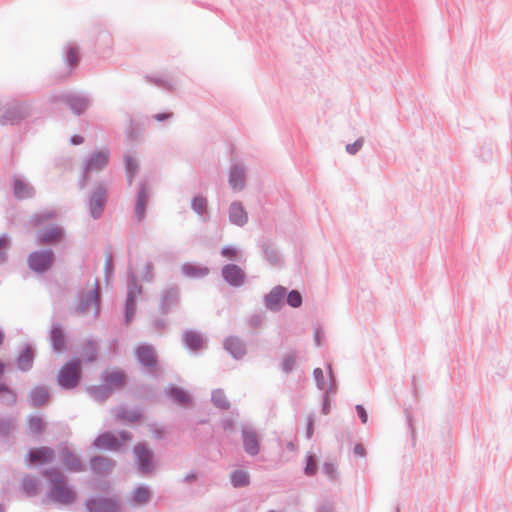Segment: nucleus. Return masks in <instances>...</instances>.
Here are the masks:
<instances>
[{"label": "nucleus", "instance_id": "nucleus-54", "mask_svg": "<svg viewBox=\"0 0 512 512\" xmlns=\"http://www.w3.org/2000/svg\"><path fill=\"white\" fill-rule=\"evenodd\" d=\"M72 143L75 145L83 143V138L81 136L75 135L72 137Z\"/></svg>", "mask_w": 512, "mask_h": 512}, {"label": "nucleus", "instance_id": "nucleus-44", "mask_svg": "<svg viewBox=\"0 0 512 512\" xmlns=\"http://www.w3.org/2000/svg\"><path fill=\"white\" fill-rule=\"evenodd\" d=\"M313 374H314V378L316 380L317 386L320 389H324L325 388V385H324V374H323L322 369L316 368L314 370Z\"/></svg>", "mask_w": 512, "mask_h": 512}, {"label": "nucleus", "instance_id": "nucleus-57", "mask_svg": "<svg viewBox=\"0 0 512 512\" xmlns=\"http://www.w3.org/2000/svg\"><path fill=\"white\" fill-rule=\"evenodd\" d=\"M4 372V364L0 362V375Z\"/></svg>", "mask_w": 512, "mask_h": 512}, {"label": "nucleus", "instance_id": "nucleus-56", "mask_svg": "<svg viewBox=\"0 0 512 512\" xmlns=\"http://www.w3.org/2000/svg\"><path fill=\"white\" fill-rule=\"evenodd\" d=\"M14 120H15V118L13 116H9V117L8 116H4L2 123L6 124L8 122H13Z\"/></svg>", "mask_w": 512, "mask_h": 512}, {"label": "nucleus", "instance_id": "nucleus-4", "mask_svg": "<svg viewBox=\"0 0 512 512\" xmlns=\"http://www.w3.org/2000/svg\"><path fill=\"white\" fill-rule=\"evenodd\" d=\"M27 262L33 271L43 273L52 266L54 253L51 250L36 251L29 255Z\"/></svg>", "mask_w": 512, "mask_h": 512}, {"label": "nucleus", "instance_id": "nucleus-1", "mask_svg": "<svg viewBox=\"0 0 512 512\" xmlns=\"http://www.w3.org/2000/svg\"><path fill=\"white\" fill-rule=\"evenodd\" d=\"M50 481L48 497L63 505L72 504L76 500V492L68 485L64 475L57 469L52 468L44 472Z\"/></svg>", "mask_w": 512, "mask_h": 512}, {"label": "nucleus", "instance_id": "nucleus-20", "mask_svg": "<svg viewBox=\"0 0 512 512\" xmlns=\"http://www.w3.org/2000/svg\"><path fill=\"white\" fill-rule=\"evenodd\" d=\"M105 202V193L103 191H97L93 194L90 200V210L93 217H97L102 211V207Z\"/></svg>", "mask_w": 512, "mask_h": 512}, {"label": "nucleus", "instance_id": "nucleus-38", "mask_svg": "<svg viewBox=\"0 0 512 512\" xmlns=\"http://www.w3.org/2000/svg\"><path fill=\"white\" fill-rule=\"evenodd\" d=\"M207 207V201L204 197L197 196L192 200V208L199 214H202Z\"/></svg>", "mask_w": 512, "mask_h": 512}, {"label": "nucleus", "instance_id": "nucleus-58", "mask_svg": "<svg viewBox=\"0 0 512 512\" xmlns=\"http://www.w3.org/2000/svg\"><path fill=\"white\" fill-rule=\"evenodd\" d=\"M3 338H4V336H3L2 332L0 331V345H1V344H2V342H3Z\"/></svg>", "mask_w": 512, "mask_h": 512}, {"label": "nucleus", "instance_id": "nucleus-19", "mask_svg": "<svg viewBox=\"0 0 512 512\" xmlns=\"http://www.w3.org/2000/svg\"><path fill=\"white\" fill-rule=\"evenodd\" d=\"M230 220L236 225H243L247 221V214L239 203L230 206Z\"/></svg>", "mask_w": 512, "mask_h": 512}, {"label": "nucleus", "instance_id": "nucleus-12", "mask_svg": "<svg viewBox=\"0 0 512 512\" xmlns=\"http://www.w3.org/2000/svg\"><path fill=\"white\" fill-rule=\"evenodd\" d=\"M104 381L110 389H117L126 384V376L120 370H110L105 373Z\"/></svg>", "mask_w": 512, "mask_h": 512}, {"label": "nucleus", "instance_id": "nucleus-21", "mask_svg": "<svg viewBox=\"0 0 512 512\" xmlns=\"http://www.w3.org/2000/svg\"><path fill=\"white\" fill-rule=\"evenodd\" d=\"M51 342L54 349L59 352L66 349V338L61 328L54 327L52 329Z\"/></svg>", "mask_w": 512, "mask_h": 512}, {"label": "nucleus", "instance_id": "nucleus-46", "mask_svg": "<svg viewBox=\"0 0 512 512\" xmlns=\"http://www.w3.org/2000/svg\"><path fill=\"white\" fill-rule=\"evenodd\" d=\"M323 472L330 478L336 476V468L332 463H325L323 465Z\"/></svg>", "mask_w": 512, "mask_h": 512}, {"label": "nucleus", "instance_id": "nucleus-41", "mask_svg": "<svg viewBox=\"0 0 512 512\" xmlns=\"http://www.w3.org/2000/svg\"><path fill=\"white\" fill-rule=\"evenodd\" d=\"M134 304H135L134 296H133L132 292H129L128 298L126 301V320H127V322H129L133 316Z\"/></svg>", "mask_w": 512, "mask_h": 512}, {"label": "nucleus", "instance_id": "nucleus-52", "mask_svg": "<svg viewBox=\"0 0 512 512\" xmlns=\"http://www.w3.org/2000/svg\"><path fill=\"white\" fill-rule=\"evenodd\" d=\"M120 417L123 419H127L128 421L135 422L139 419L140 416L138 414L133 413V414H130L129 416L121 415Z\"/></svg>", "mask_w": 512, "mask_h": 512}, {"label": "nucleus", "instance_id": "nucleus-16", "mask_svg": "<svg viewBox=\"0 0 512 512\" xmlns=\"http://www.w3.org/2000/svg\"><path fill=\"white\" fill-rule=\"evenodd\" d=\"M243 441H244V447L247 453L251 455H255L259 451V443L257 435L248 430L243 431Z\"/></svg>", "mask_w": 512, "mask_h": 512}, {"label": "nucleus", "instance_id": "nucleus-55", "mask_svg": "<svg viewBox=\"0 0 512 512\" xmlns=\"http://www.w3.org/2000/svg\"><path fill=\"white\" fill-rule=\"evenodd\" d=\"M170 116H171L170 114H157V115H155V119L158 121H162L166 118H169Z\"/></svg>", "mask_w": 512, "mask_h": 512}, {"label": "nucleus", "instance_id": "nucleus-33", "mask_svg": "<svg viewBox=\"0 0 512 512\" xmlns=\"http://www.w3.org/2000/svg\"><path fill=\"white\" fill-rule=\"evenodd\" d=\"M97 297H98V293H97L96 289L90 291L89 295L87 296V299L85 301H82L79 304V306L77 307L78 314L85 312L86 306H89L91 304L96 306L97 305Z\"/></svg>", "mask_w": 512, "mask_h": 512}, {"label": "nucleus", "instance_id": "nucleus-37", "mask_svg": "<svg viewBox=\"0 0 512 512\" xmlns=\"http://www.w3.org/2000/svg\"><path fill=\"white\" fill-rule=\"evenodd\" d=\"M287 303L294 308L301 306L302 296L300 292H298L297 290H292L291 292H289V294L287 295Z\"/></svg>", "mask_w": 512, "mask_h": 512}, {"label": "nucleus", "instance_id": "nucleus-5", "mask_svg": "<svg viewBox=\"0 0 512 512\" xmlns=\"http://www.w3.org/2000/svg\"><path fill=\"white\" fill-rule=\"evenodd\" d=\"M130 440L131 437L125 433H121L119 437L111 433H104L95 439L94 445L99 449L118 450L123 444Z\"/></svg>", "mask_w": 512, "mask_h": 512}, {"label": "nucleus", "instance_id": "nucleus-39", "mask_svg": "<svg viewBox=\"0 0 512 512\" xmlns=\"http://www.w3.org/2000/svg\"><path fill=\"white\" fill-rule=\"evenodd\" d=\"M212 400L214 404L222 409L228 408L229 403L225 397V395L221 391H216L212 395Z\"/></svg>", "mask_w": 512, "mask_h": 512}, {"label": "nucleus", "instance_id": "nucleus-11", "mask_svg": "<svg viewBox=\"0 0 512 512\" xmlns=\"http://www.w3.org/2000/svg\"><path fill=\"white\" fill-rule=\"evenodd\" d=\"M286 295V289L282 286L273 288L266 296V305L271 310H278Z\"/></svg>", "mask_w": 512, "mask_h": 512}, {"label": "nucleus", "instance_id": "nucleus-23", "mask_svg": "<svg viewBox=\"0 0 512 512\" xmlns=\"http://www.w3.org/2000/svg\"><path fill=\"white\" fill-rule=\"evenodd\" d=\"M33 351L30 348L24 349L17 359L19 369L25 371L31 368L33 363Z\"/></svg>", "mask_w": 512, "mask_h": 512}, {"label": "nucleus", "instance_id": "nucleus-9", "mask_svg": "<svg viewBox=\"0 0 512 512\" xmlns=\"http://www.w3.org/2000/svg\"><path fill=\"white\" fill-rule=\"evenodd\" d=\"M109 155L110 153L108 149L95 152L88 160L86 171L94 172L106 167L109 162Z\"/></svg>", "mask_w": 512, "mask_h": 512}, {"label": "nucleus", "instance_id": "nucleus-7", "mask_svg": "<svg viewBox=\"0 0 512 512\" xmlns=\"http://www.w3.org/2000/svg\"><path fill=\"white\" fill-rule=\"evenodd\" d=\"M54 458V451L49 447L35 448L29 451L27 461L31 465L49 463Z\"/></svg>", "mask_w": 512, "mask_h": 512}, {"label": "nucleus", "instance_id": "nucleus-50", "mask_svg": "<svg viewBox=\"0 0 512 512\" xmlns=\"http://www.w3.org/2000/svg\"><path fill=\"white\" fill-rule=\"evenodd\" d=\"M9 248V241L6 237H0V256Z\"/></svg>", "mask_w": 512, "mask_h": 512}, {"label": "nucleus", "instance_id": "nucleus-17", "mask_svg": "<svg viewBox=\"0 0 512 512\" xmlns=\"http://www.w3.org/2000/svg\"><path fill=\"white\" fill-rule=\"evenodd\" d=\"M181 269L184 275L192 278H200L209 273L208 268L191 263L184 264Z\"/></svg>", "mask_w": 512, "mask_h": 512}, {"label": "nucleus", "instance_id": "nucleus-22", "mask_svg": "<svg viewBox=\"0 0 512 512\" xmlns=\"http://www.w3.org/2000/svg\"><path fill=\"white\" fill-rule=\"evenodd\" d=\"M91 466L95 473L105 474L112 469L113 463L107 458L96 457L91 461Z\"/></svg>", "mask_w": 512, "mask_h": 512}, {"label": "nucleus", "instance_id": "nucleus-28", "mask_svg": "<svg viewBox=\"0 0 512 512\" xmlns=\"http://www.w3.org/2000/svg\"><path fill=\"white\" fill-rule=\"evenodd\" d=\"M67 102L70 105L71 109H73L76 113L83 112L87 107V101L82 97H69L67 99Z\"/></svg>", "mask_w": 512, "mask_h": 512}, {"label": "nucleus", "instance_id": "nucleus-48", "mask_svg": "<svg viewBox=\"0 0 512 512\" xmlns=\"http://www.w3.org/2000/svg\"><path fill=\"white\" fill-rule=\"evenodd\" d=\"M356 411H357V414L360 417L362 423L365 424L368 419L367 412H366L365 408L362 405H357Z\"/></svg>", "mask_w": 512, "mask_h": 512}, {"label": "nucleus", "instance_id": "nucleus-3", "mask_svg": "<svg viewBox=\"0 0 512 512\" xmlns=\"http://www.w3.org/2000/svg\"><path fill=\"white\" fill-rule=\"evenodd\" d=\"M81 375L80 363L77 360L65 364L59 371L58 382L67 389L77 386Z\"/></svg>", "mask_w": 512, "mask_h": 512}, {"label": "nucleus", "instance_id": "nucleus-18", "mask_svg": "<svg viewBox=\"0 0 512 512\" xmlns=\"http://www.w3.org/2000/svg\"><path fill=\"white\" fill-rule=\"evenodd\" d=\"M229 184L234 190H240L244 187V170L238 166L231 169Z\"/></svg>", "mask_w": 512, "mask_h": 512}, {"label": "nucleus", "instance_id": "nucleus-49", "mask_svg": "<svg viewBox=\"0 0 512 512\" xmlns=\"http://www.w3.org/2000/svg\"><path fill=\"white\" fill-rule=\"evenodd\" d=\"M362 146V141L358 140L356 141L355 143L353 144H348L346 146V150L350 153V154H355L359 149L360 147Z\"/></svg>", "mask_w": 512, "mask_h": 512}, {"label": "nucleus", "instance_id": "nucleus-36", "mask_svg": "<svg viewBox=\"0 0 512 512\" xmlns=\"http://www.w3.org/2000/svg\"><path fill=\"white\" fill-rule=\"evenodd\" d=\"M44 422L39 417H31L28 423V429L30 433L39 434L44 429Z\"/></svg>", "mask_w": 512, "mask_h": 512}, {"label": "nucleus", "instance_id": "nucleus-53", "mask_svg": "<svg viewBox=\"0 0 512 512\" xmlns=\"http://www.w3.org/2000/svg\"><path fill=\"white\" fill-rule=\"evenodd\" d=\"M314 431V422L313 420H309L308 427H307V436L310 438L313 435Z\"/></svg>", "mask_w": 512, "mask_h": 512}, {"label": "nucleus", "instance_id": "nucleus-40", "mask_svg": "<svg viewBox=\"0 0 512 512\" xmlns=\"http://www.w3.org/2000/svg\"><path fill=\"white\" fill-rule=\"evenodd\" d=\"M317 471V462L313 455H308L306 457V466H305V474L308 476H312Z\"/></svg>", "mask_w": 512, "mask_h": 512}, {"label": "nucleus", "instance_id": "nucleus-6", "mask_svg": "<svg viewBox=\"0 0 512 512\" xmlns=\"http://www.w3.org/2000/svg\"><path fill=\"white\" fill-rule=\"evenodd\" d=\"M134 453L139 470L143 473L151 472L153 469L152 452L144 445L138 444L135 446Z\"/></svg>", "mask_w": 512, "mask_h": 512}, {"label": "nucleus", "instance_id": "nucleus-2", "mask_svg": "<svg viewBox=\"0 0 512 512\" xmlns=\"http://www.w3.org/2000/svg\"><path fill=\"white\" fill-rule=\"evenodd\" d=\"M55 212H48L39 214L34 217L33 223L35 226L41 227L37 234V242L40 245H49L61 241L63 237V230L57 225L43 226L42 225L49 219L55 218Z\"/></svg>", "mask_w": 512, "mask_h": 512}, {"label": "nucleus", "instance_id": "nucleus-27", "mask_svg": "<svg viewBox=\"0 0 512 512\" xmlns=\"http://www.w3.org/2000/svg\"><path fill=\"white\" fill-rule=\"evenodd\" d=\"M169 393L170 396L179 404L186 405L190 403V396L182 389L174 387L170 389Z\"/></svg>", "mask_w": 512, "mask_h": 512}, {"label": "nucleus", "instance_id": "nucleus-42", "mask_svg": "<svg viewBox=\"0 0 512 512\" xmlns=\"http://www.w3.org/2000/svg\"><path fill=\"white\" fill-rule=\"evenodd\" d=\"M78 61H79L78 50L75 48H70L67 51V62L70 64L71 67H74L77 65Z\"/></svg>", "mask_w": 512, "mask_h": 512}, {"label": "nucleus", "instance_id": "nucleus-29", "mask_svg": "<svg viewBox=\"0 0 512 512\" xmlns=\"http://www.w3.org/2000/svg\"><path fill=\"white\" fill-rule=\"evenodd\" d=\"M15 195L18 198H25L31 195L32 189L23 181L15 180L14 182Z\"/></svg>", "mask_w": 512, "mask_h": 512}, {"label": "nucleus", "instance_id": "nucleus-10", "mask_svg": "<svg viewBox=\"0 0 512 512\" xmlns=\"http://www.w3.org/2000/svg\"><path fill=\"white\" fill-rule=\"evenodd\" d=\"M89 512H118V504L112 499L90 500L87 503Z\"/></svg>", "mask_w": 512, "mask_h": 512}, {"label": "nucleus", "instance_id": "nucleus-25", "mask_svg": "<svg viewBox=\"0 0 512 512\" xmlns=\"http://www.w3.org/2000/svg\"><path fill=\"white\" fill-rule=\"evenodd\" d=\"M49 394L45 388H36L31 394V400L35 406H41L48 401Z\"/></svg>", "mask_w": 512, "mask_h": 512}, {"label": "nucleus", "instance_id": "nucleus-34", "mask_svg": "<svg viewBox=\"0 0 512 512\" xmlns=\"http://www.w3.org/2000/svg\"><path fill=\"white\" fill-rule=\"evenodd\" d=\"M185 342L192 350H198L202 347V338L196 333H187L185 335Z\"/></svg>", "mask_w": 512, "mask_h": 512}, {"label": "nucleus", "instance_id": "nucleus-14", "mask_svg": "<svg viewBox=\"0 0 512 512\" xmlns=\"http://www.w3.org/2000/svg\"><path fill=\"white\" fill-rule=\"evenodd\" d=\"M62 461L67 470L71 472H79L83 466L78 457L68 449L62 451Z\"/></svg>", "mask_w": 512, "mask_h": 512}, {"label": "nucleus", "instance_id": "nucleus-24", "mask_svg": "<svg viewBox=\"0 0 512 512\" xmlns=\"http://www.w3.org/2000/svg\"><path fill=\"white\" fill-rule=\"evenodd\" d=\"M225 348L236 358L244 354V347L237 339H227L225 342Z\"/></svg>", "mask_w": 512, "mask_h": 512}, {"label": "nucleus", "instance_id": "nucleus-32", "mask_svg": "<svg viewBox=\"0 0 512 512\" xmlns=\"http://www.w3.org/2000/svg\"><path fill=\"white\" fill-rule=\"evenodd\" d=\"M150 498V492L145 487H139L133 492V501L136 504L142 505Z\"/></svg>", "mask_w": 512, "mask_h": 512}, {"label": "nucleus", "instance_id": "nucleus-8", "mask_svg": "<svg viewBox=\"0 0 512 512\" xmlns=\"http://www.w3.org/2000/svg\"><path fill=\"white\" fill-rule=\"evenodd\" d=\"M224 279L233 286H240L245 281V274L243 270L233 264L226 265L222 270Z\"/></svg>", "mask_w": 512, "mask_h": 512}, {"label": "nucleus", "instance_id": "nucleus-43", "mask_svg": "<svg viewBox=\"0 0 512 512\" xmlns=\"http://www.w3.org/2000/svg\"><path fill=\"white\" fill-rule=\"evenodd\" d=\"M296 358L294 355H287L282 361V369L285 372H289L292 370L295 364Z\"/></svg>", "mask_w": 512, "mask_h": 512}, {"label": "nucleus", "instance_id": "nucleus-51", "mask_svg": "<svg viewBox=\"0 0 512 512\" xmlns=\"http://www.w3.org/2000/svg\"><path fill=\"white\" fill-rule=\"evenodd\" d=\"M354 452L355 454L359 455V456H364L365 455V448L363 445L361 444H357L354 448Z\"/></svg>", "mask_w": 512, "mask_h": 512}, {"label": "nucleus", "instance_id": "nucleus-47", "mask_svg": "<svg viewBox=\"0 0 512 512\" xmlns=\"http://www.w3.org/2000/svg\"><path fill=\"white\" fill-rule=\"evenodd\" d=\"M222 255L228 259H232L236 257L237 251L233 247H226L223 248Z\"/></svg>", "mask_w": 512, "mask_h": 512}, {"label": "nucleus", "instance_id": "nucleus-35", "mask_svg": "<svg viewBox=\"0 0 512 512\" xmlns=\"http://www.w3.org/2000/svg\"><path fill=\"white\" fill-rule=\"evenodd\" d=\"M22 486H23L24 492L27 495L32 496L37 493L39 484H38L37 480L34 478H26V479H24Z\"/></svg>", "mask_w": 512, "mask_h": 512}, {"label": "nucleus", "instance_id": "nucleus-13", "mask_svg": "<svg viewBox=\"0 0 512 512\" xmlns=\"http://www.w3.org/2000/svg\"><path fill=\"white\" fill-rule=\"evenodd\" d=\"M136 355L140 363L145 366L153 367L157 362L154 349L151 346H140L136 351Z\"/></svg>", "mask_w": 512, "mask_h": 512}, {"label": "nucleus", "instance_id": "nucleus-15", "mask_svg": "<svg viewBox=\"0 0 512 512\" xmlns=\"http://www.w3.org/2000/svg\"><path fill=\"white\" fill-rule=\"evenodd\" d=\"M148 197H149V194H148L147 189L144 186L141 187V189L137 195L136 206H135V216L139 221L143 220L145 217V210H146V206H147V202H148Z\"/></svg>", "mask_w": 512, "mask_h": 512}, {"label": "nucleus", "instance_id": "nucleus-31", "mask_svg": "<svg viewBox=\"0 0 512 512\" xmlns=\"http://www.w3.org/2000/svg\"><path fill=\"white\" fill-rule=\"evenodd\" d=\"M231 481L235 487H243L249 484V476L244 471H235L231 475Z\"/></svg>", "mask_w": 512, "mask_h": 512}, {"label": "nucleus", "instance_id": "nucleus-30", "mask_svg": "<svg viewBox=\"0 0 512 512\" xmlns=\"http://www.w3.org/2000/svg\"><path fill=\"white\" fill-rule=\"evenodd\" d=\"M125 164H126L127 178H128V181L131 182L138 171L139 165H138V162L136 161V159L132 158L131 156L125 157Z\"/></svg>", "mask_w": 512, "mask_h": 512}, {"label": "nucleus", "instance_id": "nucleus-45", "mask_svg": "<svg viewBox=\"0 0 512 512\" xmlns=\"http://www.w3.org/2000/svg\"><path fill=\"white\" fill-rule=\"evenodd\" d=\"M0 397H6L8 403L15 401V395L4 385L0 386Z\"/></svg>", "mask_w": 512, "mask_h": 512}, {"label": "nucleus", "instance_id": "nucleus-26", "mask_svg": "<svg viewBox=\"0 0 512 512\" xmlns=\"http://www.w3.org/2000/svg\"><path fill=\"white\" fill-rule=\"evenodd\" d=\"M81 356L84 361L93 362L97 357L96 346L92 342H87L83 345Z\"/></svg>", "mask_w": 512, "mask_h": 512}]
</instances>
